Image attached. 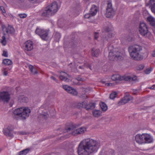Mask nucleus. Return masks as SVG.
<instances>
[{
  "label": "nucleus",
  "instance_id": "obj_53",
  "mask_svg": "<svg viewBox=\"0 0 155 155\" xmlns=\"http://www.w3.org/2000/svg\"><path fill=\"white\" fill-rule=\"evenodd\" d=\"M18 134L20 135H24L26 134V133L24 131H21L18 132Z\"/></svg>",
  "mask_w": 155,
  "mask_h": 155
},
{
  "label": "nucleus",
  "instance_id": "obj_59",
  "mask_svg": "<svg viewBox=\"0 0 155 155\" xmlns=\"http://www.w3.org/2000/svg\"><path fill=\"white\" fill-rule=\"evenodd\" d=\"M2 28L3 30L4 29H6V28L5 26H2Z\"/></svg>",
  "mask_w": 155,
  "mask_h": 155
},
{
  "label": "nucleus",
  "instance_id": "obj_49",
  "mask_svg": "<svg viewBox=\"0 0 155 155\" xmlns=\"http://www.w3.org/2000/svg\"><path fill=\"white\" fill-rule=\"evenodd\" d=\"M0 9L2 13H5V9L4 8L3 6H0Z\"/></svg>",
  "mask_w": 155,
  "mask_h": 155
},
{
  "label": "nucleus",
  "instance_id": "obj_31",
  "mask_svg": "<svg viewBox=\"0 0 155 155\" xmlns=\"http://www.w3.org/2000/svg\"><path fill=\"white\" fill-rule=\"evenodd\" d=\"M104 155H115L114 151L112 149H110L105 152Z\"/></svg>",
  "mask_w": 155,
  "mask_h": 155
},
{
  "label": "nucleus",
  "instance_id": "obj_11",
  "mask_svg": "<svg viewBox=\"0 0 155 155\" xmlns=\"http://www.w3.org/2000/svg\"><path fill=\"white\" fill-rule=\"evenodd\" d=\"M133 99V98L132 96L130 95L128 93H126L124 97L118 102V105L120 106L132 100Z\"/></svg>",
  "mask_w": 155,
  "mask_h": 155
},
{
  "label": "nucleus",
  "instance_id": "obj_15",
  "mask_svg": "<svg viewBox=\"0 0 155 155\" xmlns=\"http://www.w3.org/2000/svg\"><path fill=\"white\" fill-rule=\"evenodd\" d=\"M25 50L26 51H30L33 48V43L32 41H28L24 44Z\"/></svg>",
  "mask_w": 155,
  "mask_h": 155
},
{
  "label": "nucleus",
  "instance_id": "obj_2",
  "mask_svg": "<svg viewBox=\"0 0 155 155\" xmlns=\"http://www.w3.org/2000/svg\"><path fill=\"white\" fill-rule=\"evenodd\" d=\"M30 113L31 110L28 107H21L14 110L12 116L17 120H25L29 117Z\"/></svg>",
  "mask_w": 155,
  "mask_h": 155
},
{
  "label": "nucleus",
  "instance_id": "obj_9",
  "mask_svg": "<svg viewBox=\"0 0 155 155\" xmlns=\"http://www.w3.org/2000/svg\"><path fill=\"white\" fill-rule=\"evenodd\" d=\"M13 127L11 125H9L7 127L3 128V132L6 136L10 137L12 138L14 136L13 133Z\"/></svg>",
  "mask_w": 155,
  "mask_h": 155
},
{
  "label": "nucleus",
  "instance_id": "obj_45",
  "mask_svg": "<svg viewBox=\"0 0 155 155\" xmlns=\"http://www.w3.org/2000/svg\"><path fill=\"white\" fill-rule=\"evenodd\" d=\"M42 117L46 120L47 119L49 116L48 114H43L41 115Z\"/></svg>",
  "mask_w": 155,
  "mask_h": 155
},
{
  "label": "nucleus",
  "instance_id": "obj_30",
  "mask_svg": "<svg viewBox=\"0 0 155 155\" xmlns=\"http://www.w3.org/2000/svg\"><path fill=\"white\" fill-rule=\"evenodd\" d=\"M154 0H150L149 4L152 5L151 7V10L155 14V2L154 3Z\"/></svg>",
  "mask_w": 155,
  "mask_h": 155
},
{
  "label": "nucleus",
  "instance_id": "obj_5",
  "mask_svg": "<svg viewBox=\"0 0 155 155\" xmlns=\"http://www.w3.org/2000/svg\"><path fill=\"white\" fill-rule=\"evenodd\" d=\"M112 46H109L108 47V50L110 51L109 53L110 60L113 61L122 59V54L118 51V49L116 48L112 49Z\"/></svg>",
  "mask_w": 155,
  "mask_h": 155
},
{
  "label": "nucleus",
  "instance_id": "obj_37",
  "mask_svg": "<svg viewBox=\"0 0 155 155\" xmlns=\"http://www.w3.org/2000/svg\"><path fill=\"white\" fill-rule=\"evenodd\" d=\"M4 35L2 37V39L1 40V42L2 44L5 46L6 44V38L5 36V34L4 33H3Z\"/></svg>",
  "mask_w": 155,
  "mask_h": 155
},
{
  "label": "nucleus",
  "instance_id": "obj_56",
  "mask_svg": "<svg viewBox=\"0 0 155 155\" xmlns=\"http://www.w3.org/2000/svg\"><path fill=\"white\" fill-rule=\"evenodd\" d=\"M150 89H151L155 90V84L153 85L150 87Z\"/></svg>",
  "mask_w": 155,
  "mask_h": 155
},
{
  "label": "nucleus",
  "instance_id": "obj_60",
  "mask_svg": "<svg viewBox=\"0 0 155 155\" xmlns=\"http://www.w3.org/2000/svg\"><path fill=\"white\" fill-rule=\"evenodd\" d=\"M19 1H20L21 2H23L24 0H18Z\"/></svg>",
  "mask_w": 155,
  "mask_h": 155
},
{
  "label": "nucleus",
  "instance_id": "obj_35",
  "mask_svg": "<svg viewBox=\"0 0 155 155\" xmlns=\"http://www.w3.org/2000/svg\"><path fill=\"white\" fill-rule=\"evenodd\" d=\"M79 134L84 133L86 131V128L84 127H82L78 129Z\"/></svg>",
  "mask_w": 155,
  "mask_h": 155
},
{
  "label": "nucleus",
  "instance_id": "obj_47",
  "mask_svg": "<svg viewBox=\"0 0 155 155\" xmlns=\"http://www.w3.org/2000/svg\"><path fill=\"white\" fill-rule=\"evenodd\" d=\"M94 38L95 39H97L98 38L99 36L98 33L97 32H95L94 33Z\"/></svg>",
  "mask_w": 155,
  "mask_h": 155
},
{
  "label": "nucleus",
  "instance_id": "obj_27",
  "mask_svg": "<svg viewBox=\"0 0 155 155\" xmlns=\"http://www.w3.org/2000/svg\"><path fill=\"white\" fill-rule=\"evenodd\" d=\"M101 111L100 110H94L92 111L93 115L95 117H98L101 116Z\"/></svg>",
  "mask_w": 155,
  "mask_h": 155
},
{
  "label": "nucleus",
  "instance_id": "obj_34",
  "mask_svg": "<svg viewBox=\"0 0 155 155\" xmlns=\"http://www.w3.org/2000/svg\"><path fill=\"white\" fill-rule=\"evenodd\" d=\"M100 107L102 110L104 111H106L107 109V107L106 104L103 102L100 103Z\"/></svg>",
  "mask_w": 155,
  "mask_h": 155
},
{
  "label": "nucleus",
  "instance_id": "obj_25",
  "mask_svg": "<svg viewBox=\"0 0 155 155\" xmlns=\"http://www.w3.org/2000/svg\"><path fill=\"white\" fill-rule=\"evenodd\" d=\"M28 98L23 95L20 96L18 97V101L21 103H26L28 102Z\"/></svg>",
  "mask_w": 155,
  "mask_h": 155
},
{
  "label": "nucleus",
  "instance_id": "obj_50",
  "mask_svg": "<svg viewBox=\"0 0 155 155\" xmlns=\"http://www.w3.org/2000/svg\"><path fill=\"white\" fill-rule=\"evenodd\" d=\"M76 79L79 81H84V78H81L80 76L76 78Z\"/></svg>",
  "mask_w": 155,
  "mask_h": 155
},
{
  "label": "nucleus",
  "instance_id": "obj_43",
  "mask_svg": "<svg viewBox=\"0 0 155 155\" xmlns=\"http://www.w3.org/2000/svg\"><path fill=\"white\" fill-rule=\"evenodd\" d=\"M93 16L91 15V14H90V13L89 12V13H87L86 14L84 15V17L85 18H89L91 17L92 16Z\"/></svg>",
  "mask_w": 155,
  "mask_h": 155
},
{
  "label": "nucleus",
  "instance_id": "obj_46",
  "mask_svg": "<svg viewBox=\"0 0 155 155\" xmlns=\"http://www.w3.org/2000/svg\"><path fill=\"white\" fill-rule=\"evenodd\" d=\"M2 55L5 57H8V54L7 52L5 51H3V53L2 54Z\"/></svg>",
  "mask_w": 155,
  "mask_h": 155
},
{
  "label": "nucleus",
  "instance_id": "obj_26",
  "mask_svg": "<svg viewBox=\"0 0 155 155\" xmlns=\"http://www.w3.org/2000/svg\"><path fill=\"white\" fill-rule=\"evenodd\" d=\"M147 20L151 25L152 26H155V19L154 18L151 16H148L147 17Z\"/></svg>",
  "mask_w": 155,
  "mask_h": 155
},
{
  "label": "nucleus",
  "instance_id": "obj_10",
  "mask_svg": "<svg viewBox=\"0 0 155 155\" xmlns=\"http://www.w3.org/2000/svg\"><path fill=\"white\" fill-rule=\"evenodd\" d=\"M10 99V94L8 91L0 92V99L4 102H8Z\"/></svg>",
  "mask_w": 155,
  "mask_h": 155
},
{
  "label": "nucleus",
  "instance_id": "obj_62",
  "mask_svg": "<svg viewBox=\"0 0 155 155\" xmlns=\"http://www.w3.org/2000/svg\"><path fill=\"white\" fill-rule=\"evenodd\" d=\"M105 83V82L104 81H103V83Z\"/></svg>",
  "mask_w": 155,
  "mask_h": 155
},
{
  "label": "nucleus",
  "instance_id": "obj_48",
  "mask_svg": "<svg viewBox=\"0 0 155 155\" xmlns=\"http://www.w3.org/2000/svg\"><path fill=\"white\" fill-rule=\"evenodd\" d=\"M138 91L137 89H134L133 90V94L135 95H137L138 93Z\"/></svg>",
  "mask_w": 155,
  "mask_h": 155
},
{
  "label": "nucleus",
  "instance_id": "obj_58",
  "mask_svg": "<svg viewBox=\"0 0 155 155\" xmlns=\"http://www.w3.org/2000/svg\"><path fill=\"white\" fill-rule=\"evenodd\" d=\"M79 68L81 69H84V67L83 66H79Z\"/></svg>",
  "mask_w": 155,
  "mask_h": 155
},
{
  "label": "nucleus",
  "instance_id": "obj_23",
  "mask_svg": "<svg viewBox=\"0 0 155 155\" xmlns=\"http://www.w3.org/2000/svg\"><path fill=\"white\" fill-rule=\"evenodd\" d=\"M6 32L8 34H13L15 31L14 28L12 26L9 25L6 28Z\"/></svg>",
  "mask_w": 155,
  "mask_h": 155
},
{
  "label": "nucleus",
  "instance_id": "obj_33",
  "mask_svg": "<svg viewBox=\"0 0 155 155\" xmlns=\"http://www.w3.org/2000/svg\"><path fill=\"white\" fill-rule=\"evenodd\" d=\"M86 104V102H85L78 103L77 104V107L79 109H81L83 108H85Z\"/></svg>",
  "mask_w": 155,
  "mask_h": 155
},
{
  "label": "nucleus",
  "instance_id": "obj_22",
  "mask_svg": "<svg viewBox=\"0 0 155 155\" xmlns=\"http://www.w3.org/2000/svg\"><path fill=\"white\" fill-rule=\"evenodd\" d=\"M97 12V7L95 5H92L90 11L89 12L92 16L95 15Z\"/></svg>",
  "mask_w": 155,
  "mask_h": 155
},
{
  "label": "nucleus",
  "instance_id": "obj_40",
  "mask_svg": "<svg viewBox=\"0 0 155 155\" xmlns=\"http://www.w3.org/2000/svg\"><path fill=\"white\" fill-rule=\"evenodd\" d=\"M9 70L7 68H4L2 70L3 74L4 76H7L8 74L7 71Z\"/></svg>",
  "mask_w": 155,
  "mask_h": 155
},
{
  "label": "nucleus",
  "instance_id": "obj_41",
  "mask_svg": "<svg viewBox=\"0 0 155 155\" xmlns=\"http://www.w3.org/2000/svg\"><path fill=\"white\" fill-rule=\"evenodd\" d=\"M74 152V150L72 148L70 149L68 151V154L69 155H73Z\"/></svg>",
  "mask_w": 155,
  "mask_h": 155
},
{
  "label": "nucleus",
  "instance_id": "obj_17",
  "mask_svg": "<svg viewBox=\"0 0 155 155\" xmlns=\"http://www.w3.org/2000/svg\"><path fill=\"white\" fill-rule=\"evenodd\" d=\"M145 143H152L153 141V136L150 134H145Z\"/></svg>",
  "mask_w": 155,
  "mask_h": 155
},
{
  "label": "nucleus",
  "instance_id": "obj_28",
  "mask_svg": "<svg viewBox=\"0 0 155 155\" xmlns=\"http://www.w3.org/2000/svg\"><path fill=\"white\" fill-rule=\"evenodd\" d=\"M100 53V51L99 49H93L92 50V55L93 56L97 57Z\"/></svg>",
  "mask_w": 155,
  "mask_h": 155
},
{
  "label": "nucleus",
  "instance_id": "obj_39",
  "mask_svg": "<svg viewBox=\"0 0 155 155\" xmlns=\"http://www.w3.org/2000/svg\"><path fill=\"white\" fill-rule=\"evenodd\" d=\"M117 93L116 92H114L110 94V98L111 99H114L116 97Z\"/></svg>",
  "mask_w": 155,
  "mask_h": 155
},
{
  "label": "nucleus",
  "instance_id": "obj_6",
  "mask_svg": "<svg viewBox=\"0 0 155 155\" xmlns=\"http://www.w3.org/2000/svg\"><path fill=\"white\" fill-rule=\"evenodd\" d=\"M139 32L142 36L146 38H150L152 35L148 29L146 24L144 22H140L139 27Z\"/></svg>",
  "mask_w": 155,
  "mask_h": 155
},
{
  "label": "nucleus",
  "instance_id": "obj_52",
  "mask_svg": "<svg viewBox=\"0 0 155 155\" xmlns=\"http://www.w3.org/2000/svg\"><path fill=\"white\" fill-rule=\"evenodd\" d=\"M114 84L111 83H108L105 84V85L106 86H113Z\"/></svg>",
  "mask_w": 155,
  "mask_h": 155
},
{
  "label": "nucleus",
  "instance_id": "obj_7",
  "mask_svg": "<svg viewBox=\"0 0 155 155\" xmlns=\"http://www.w3.org/2000/svg\"><path fill=\"white\" fill-rule=\"evenodd\" d=\"M111 2V0H107L106 1L107 6L105 15L107 18L112 17L115 14V12L113 8Z\"/></svg>",
  "mask_w": 155,
  "mask_h": 155
},
{
  "label": "nucleus",
  "instance_id": "obj_32",
  "mask_svg": "<svg viewBox=\"0 0 155 155\" xmlns=\"http://www.w3.org/2000/svg\"><path fill=\"white\" fill-rule=\"evenodd\" d=\"M29 68L31 72L34 74H37L38 73V71L32 65H29Z\"/></svg>",
  "mask_w": 155,
  "mask_h": 155
},
{
  "label": "nucleus",
  "instance_id": "obj_42",
  "mask_svg": "<svg viewBox=\"0 0 155 155\" xmlns=\"http://www.w3.org/2000/svg\"><path fill=\"white\" fill-rule=\"evenodd\" d=\"M152 70L153 68H150V69H146L145 71V72L146 74H149L150 72L151 71H152Z\"/></svg>",
  "mask_w": 155,
  "mask_h": 155
},
{
  "label": "nucleus",
  "instance_id": "obj_16",
  "mask_svg": "<svg viewBox=\"0 0 155 155\" xmlns=\"http://www.w3.org/2000/svg\"><path fill=\"white\" fill-rule=\"evenodd\" d=\"M66 131L69 134H71L73 135H76L79 134L78 132V130L75 129V127L74 125H71L68 127L66 130Z\"/></svg>",
  "mask_w": 155,
  "mask_h": 155
},
{
  "label": "nucleus",
  "instance_id": "obj_44",
  "mask_svg": "<svg viewBox=\"0 0 155 155\" xmlns=\"http://www.w3.org/2000/svg\"><path fill=\"white\" fill-rule=\"evenodd\" d=\"M18 16L21 18H25L27 17V15L25 14H20L18 15Z\"/></svg>",
  "mask_w": 155,
  "mask_h": 155
},
{
  "label": "nucleus",
  "instance_id": "obj_51",
  "mask_svg": "<svg viewBox=\"0 0 155 155\" xmlns=\"http://www.w3.org/2000/svg\"><path fill=\"white\" fill-rule=\"evenodd\" d=\"M50 78L51 79L55 81L57 83H59L58 80H57L54 77H53V76H51Z\"/></svg>",
  "mask_w": 155,
  "mask_h": 155
},
{
  "label": "nucleus",
  "instance_id": "obj_4",
  "mask_svg": "<svg viewBox=\"0 0 155 155\" xmlns=\"http://www.w3.org/2000/svg\"><path fill=\"white\" fill-rule=\"evenodd\" d=\"M58 6L56 2L48 6L45 9L41 12V16L49 17L54 15L59 9Z\"/></svg>",
  "mask_w": 155,
  "mask_h": 155
},
{
  "label": "nucleus",
  "instance_id": "obj_12",
  "mask_svg": "<svg viewBox=\"0 0 155 155\" xmlns=\"http://www.w3.org/2000/svg\"><path fill=\"white\" fill-rule=\"evenodd\" d=\"M63 88L68 93L72 95L76 96L78 95V93L77 91L68 85H64L63 86Z\"/></svg>",
  "mask_w": 155,
  "mask_h": 155
},
{
  "label": "nucleus",
  "instance_id": "obj_61",
  "mask_svg": "<svg viewBox=\"0 0 155 155\" xmlns=\"http://www.w3.org/2000/svg\"><path fill=\"white\" fill-rule=\"evenodd\" d=\"M89 67L90 68V69H91V68L90 66H89Z\"/></svg>",
  "mask_w": 155,
  "mask_h": 155
},
{
  "label": "nucleus",
  "instance_id": "obj_55",
  "mask_svg": "<svg viewBox=\"0 0 155 155\" xmlns=\"http://www.w3.org/2000/svg\"><path fill=\"white\" fill-rule=\"evenodd\" d=\"M73 43H74V44L73 45H72V42L71 43V44L72 45V46L73 47H75V46L77 45V43H76V42H74Z\"/></svg>",
  "mask_w": 155,
  "mask_h": 155
},
{
  "label": "nucleus",
  "instance_id": "obj_29",
  "mask_svg": "<svg viewBox=\"0 0 155 155\" xmlns=\"http://www.w3.org/2000/svg\"><path fill=\"white\" fill-rule=\"evenodd\" d=\"M121 77L119 74H116L112 76L111 79L113 81H121Z\"/></svg>",
  "mask_w": 155,
  "mask_h": 155
},
{
  "label": "nucleus",
  "instance_id": "obj_57",
  "mask_svg": "<svg viewBox=\"0 0 155 155\" xmlns=\"http://www.w3.org/2000/svg\"><path fill=\"white\" fill-rule=\"evenodd\" d=\"M152 55L153 56L155 57V50L153 52Z\"/></svg>",
  "mask_w": 155,
  "mask_h": 155
},
{
  "label": "nucleus",
  "instance_id": "obj_38",
  "mask_svg": "<svg viewBox=\"0 0 155 155\" xmlns=\"http://www.w3.org/2000/svg\"><path fill=\"white\" fill-rule=\"evenodd\" d=\"M29 151V150L28 149H26L20 151L19 153V155H26Z\"/></svg>",
  "mask_w": 155,
  "mask_h": 155
},
{
  "label": "nucleus",
  "instance_id": "obj_20",
  "mask_svg": "<svg viewBox=\"0 0 155 155\" xmlns=\"http://www.w3.org/2000/svg\"><path fill=\"white\" fill-rule=\"evenodd\" d=\"M2 63L6 65L9 66L7 68L8 70H10L12 68V61L8 59H5L3 60Z\"/></svg>",
  "mask_w": 155,
  "mask_h": 155
},
{
  "label": "nucleus",
  "instance_id": "obj_18",
  "mask_svg": "<svg viewBox=\"0 0 155 155\" xmlns=\"http://www.w3.org/2000/svg\"><path fill=\"white\" fill-rule=\"evenodd\" d=\"M137 79L136 76H123L121 77V80H124L125 81H135Z\"/></svg>",
  "mask_w": 155,
  "mask_h": 155
},
{
  "label": "nucleus",
  "instance_id": "obj_36",
  "mask_svg": "<svg viewBox=\"0 0 155 155\" xmlns=\"http://www.w3.org/2000/svg\"><path fill=\"white\" fill-rule=\"evenodd\" d=\"M55 40L56 41H58L61 38V35L60 33L58 32H56L54 35Z\"/></svg>",
  "mask_w": 155,
  "mask_h": 155
},
{
  "label": "nucleus",
  "instance_id": "obj_54",
  "mask_svg": "<svg viewBox=\"0 0 155 155\" xmlns=\"http://www.w3.org/2000/svg\"><path fill=\"white\" fill-rule=\"evenodd\" d=\"M140 70H142L144 68V66L143 65H140L139 66Z\"/></svg>",
  "mask_w": 155,
  "mask_h": 155
},
{
  "label": "nucleus",
  "instance_id": "obj_13",
  "mask_svg": "<svg viewBox=\"0 0 155 155\" xmlns=\"http://www.w3.org/2000/svg\"><path fill=\"white\" fill-rule=\"evenodd\" d=\"M106 32V35H107V36L103 37L102 39L104 41H109L110 40V39L113 37L114 35V31H112L111 30L109 29L108 28L107 29Z\"/></svg>",
  "mask_w": 155,
  "mask_h": 155
},
{
  "label": "nucleus",
  "instance_id": "obj_19",
  "mask_svg": "<svg viewBox=\"0 0 155 155\" xmlns=\"http://www.w3.org/2000/svg\"><path fill=\"white\" fill-rule=\"evenodd\" d=\"M61 74L59 76V78L62 81H64L66 82H68L69 81V80L67 78V76L68 77H70V76L69 75L63 71L61 72Z\"/></svg>",
  "mask_w": 155,
  "mask_h": 155
},
{
  "label": "nucleus",
  "instance_id": "obj_1",
  "mask_svg": "<svg viewBox=\"0 0 155 155\" xmlns=\"http://www.w3.org/2000/svg\"><path fill=\"white\" fill-rule=\"evenodd\" d=\"M99 146V142L91 138H87L81 141L79 145L78 152L79 155H89L96 152Z\"/></svg>",
  "mask_w": 155,
  "mask_h": 155
},
{
  "label": "nucleus",
  "instance_id": "obj_21",
  "mask_svg": "<svg viewBox=\"0 0 155 155\" xmlns=\"http://www.w3.org/2000/svg\"><path fill=\"white\" fill-rule=\"evenodd\" d=\"M127 153L126 148L124 147H118L117 149V153L118 155H124Z\"/></svg>",
  "mask_w": 155,
  "mask_h": 155
},
{
  "label": "nucleus",
  "instance_id": "obj_24",
  "mask_svg": "<svg viewBox=\"0 0 155 155\" xmlns=\"http://www.w3.org/2000/svg\"><path fill=\"white\" fill-rule=\"evenodd\" d=\"M95 104L94 103H90L88 104L86 103L85 108L87 110H92L95 107Z\"/></svg>",
  "mask_w": 155,
  "mask_h": 155
},
{
  "label": "nucleus",
  "instance_id": "obj_3",
  "mask_svg": "<svg viewBox=\"0 0 155 155\" xmlns=\"http://www.w3.org/2000/svg\"><path fill=\"white\" fill-rule=\"evenodd\" d=\"M142 50V47L137 45L130 46L128 48L131 58L135 60H140L143 59V54L141 52Z\"/></svg>",
  "mask_w": 155,
  "mask_h": 155
},
{
  "label": "nucleus",
  "instance_id": "obj_14",
  "mask_svg": "<svg viewBox=\"0 0 155 155\" xmlns=\"http://www.w3.org/2000/svg\"><path fill=\"white\" fill-rule=\"evenodd\" d=\"M145 134H138L136 135L135 139L138 143L139 144L145 143Z\"/></svg>",
  "mask_w": 155,
  "mask_h": 155
},
{
  "label": "nucleus",
  "instance_id": "obj_8",
  "mask_svg": "<svg viewBox=\"0 0 155 155\" xmlns=\"http://www.w3.org/2000/svg\"><path fill=\"white\" fill-rule=\"evenodd\" d=\"M35 33L39 35L41 38L45 41H47L49 39V31L47 30L37 28L35 31Z\"/></svg>",
  "mask_w": 155,
  "mask_h": 155
}]
</instances>
